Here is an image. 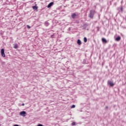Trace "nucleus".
Masks as SVG:
<instances>
[{"mask_svg":"<svg viewBox=\"0 0 126 126\" xmlns=\"http://www.w3.org/2000/svg\"><path fill=\"white\" fill-rule=\"evenodd\" d=\"M14 48V49H17V48H18V45H17V44H15Z\"/></svg>","mask_w":126,"mask_h":126,"instance_id":"9d476101","label":"nucleus"},{"mask_svg":"<svg viewBox=\"0 0 126 126\" xmlns=\"http://www.w3.org/2000/svg\"><path fill=\"white\" fill-rule=\"evenodd\" d=\"M27 28H28L29 29H30V28H31V27L29 25H27Z\"/></svg>","mask_w":126,"mask_h":126,"instance_id":"dca6fc26","label":"nucleus"},{"mask_svg":"<svg viewBox=\"0 0 126 126\" xmlns=\"http://www.w3.org/2000/svg\"><path fill=\"white\" fill-rule=\"evenodd\" d=\"M108 83H109L110 86L113 87L114 85H115V84L113 83L112 81H108Z\"/></svg>","mask_w":126,"mask_h":126,"instance_id":"39448f33","label":"nucleus"},{"mask_svg":"<svg viewBox=\"0 0 126 126\" xmlns=\"http://www.w3.org/2000/svg\"><path fill=\"white\" fill-rule=\"evenodd\" d=\"M72 126H75V122H73L71 124Z\"/></svg>","mask_w":126,"mask_h":126,"instance_id":"2eb2a0df","label":"nucleus"},{"mask_svg":"<svg viewBox=\"0 0 126 126\" xmlns=\"http://www.w3.org/2000/svg\"><path fill=\"white\" fill-rule=\"evenodd\" d=\"M1 54L2 57H3V58L5 57V54H4V49L3 48H2L1 50Z\"/></svg>","mask_w":126,"mask_h":126,"instance_id":"f257e3e1","label":"nucleus"},{"mask_svg":"<svg viewBox=\"0 0 126 126\" xmlns=\"http://www.w3.org/2000/svg\"><path fill=\"white\" fill-rule=\"evenodd\" d=\"M115 40L117 41H121V36H118L116 38Z\"/></svg>","mask_w":126,"mask_h":126,"instance_id":"423d86ee","label":"nucleus"},{"mask_svg":"<svg viewBox=\"0 0 126 126\" xmlns=\"http://www.w3.org/2000/svg\"><path fill=\"white\" fill-rule=\"evenodd\" d=\"M72 18H73V19H74V18H75V17L76 16V14H75V13H73L71 15Z\"/></svg>","mask_w":126,"mask_h":126,"instance_id":"0eeeda50","label":"nucleus"},{"mask_svg":"<svg viewBox=\"0 0 126 126\" xmlns=\"http://www.w3.org/2000/svg\"><path fill=\"white\" fill-rule=\"evenodd\" d=\"M49 24H49V22H45V26H49Z\"/></svg>","mask_w":126,"mask_h":126,"instance_id":"1a4fd4ad","label":"nucleus"},{"mask_svg":"<svg viewBox=\"0 0 126 126\" xmlns=\"http://www.w3.org/2000/svg\"><path fill=\"white\" fill-rule=\"evenodd\" d=\"M37 126H43V125L42 124H39V125H38Z\"/></svg>","mask_w":126,"mask_h":126,"instance_id":"f3484780","label":"nucleus"},{"mask_svg":"<svg viewBox=\"0 0 126 126\" xmlns=\"http://www.w3.org/2000/svg\"><path fill=\"white\" fill-rule=\"evenodd\" d=\"M102 42L104 44H107V43H108V41H107V39H106V38H102Z\"/></svg>","mask_w":126,"mask_h":126,"instance_id":"7ed1b4c3","label":"nucleus"},{"mask_svg":"<svg viewBox=\"0 0 126 126\" xmlns=\"http://www.w3.org/2000/svg\"><path fill=\"white\" fill-rule=\"evenodd\" d=\"M90 17H91V18H93V14H92V13H90Z\"/></svg>","mask_w":126,"mask_h":126,"instance_id":"f8f14e48","label":"nucleus"},{"mask_svg":"<svg viewBox=\"0 0 126 126\" xmlns=\"http://www.w3.org/2000/svg\"><path fill=\"white\" fill-rule=\"evenodd\" d=\"M20 116H22V117H25L26 115V112L22 111L20 113Z\"/></svg>","mask_w":126,"mask_h":126,"instance_id":"f03ea898","label":"nucleus"},{"mask_svg":"<svg viewBox=\"0 0 126 126\" xmlns=\"http://www.w3.org/2000/svg\"><path fill=\"white\" fill-rule=\"evenodd\" d=\"M106 109H108V106H106Z\"/></svg>","mask_w":126,"mask_h":126,"instance_id":"6ab92c4d","label":"nucleus"},{"mask_svg":"<svg viewBox=\"0 0 126 126\" xmlns=\"http://www.w3.org/2000/svg\"><path fill=\"white\" fill-rule=\"evenodd\" d=\"M84 42H85V43H86V42H87V38L86 37L84 38Z\"/></svg>","mask_w":126,"mask_h":126,"instance_id":"ddd939ff","label":"nucleus"},{"mask_svg":"<svg viewBox=\"0 0 126 126\" xmlns=\"http://www.w3.org/2000/svg\"><path fill=\"white\" fill-rule=\"evenodd\" d=\"M24 105H25V104H24V103H23V104H22V106H24Z\"/></svg>","mask_w":126,"mask_h":126,"instance_id":"a211bd4d","label":"nucleus"},{"mask_svg":"<svg viewBox=\"0 0 126 126\" xmlns=\"http://www.w3.org/2000/svg\"><path fill=\"white\" fill-rule=\"evenodd\" d=\"M75 107V105H73L71 107V109H73V108H74Z\"/></svg>","mask_w":126,"mask_h":126,"instance_id":"4468645a","label":"nucleus"},{"mask_svg":"<svg viewBox=\"0 0 126 126\" xmlns=\"http://www.w3.org/2000/svg\"><path fill=\"white\" fill-rule=\"evenodd\" d=\"M77 44H78V45H79V46H80V45H81V41H80V39H78L77 40Z\"/></svg>","mask_w":126,"mask_h":126,"instance_id":"6e6552de","label":"nucleus"},{"mask_svg":"<svg viewBox=\"0 0 126 126\" xmlns=\"http://www.w3.org/2000/svg\"><path fill=\"white\" fill-rule=\"evenodd\" d=\"M32 8L33 9H38V7H37L36 6H33Z\"/></svg>","mask_w":126,"mask_h":126,"instance_id":"9b49d317","label":"nucleus"},{"mask_svg":"<svg viewBox=\"0 0 126 126\" xmlns=\"http://www.w3.org/2000/svg\"><path fill=\"white\" fill-rule=\"evenodd\" d=\"M52 5H54V2H51L48 5V8H50V7H51V6H52Z\"/></svg>","mask_w":126,"mask_h":126,"instance_id":"20e7f679","label":"nucleus"}]
</instances>
